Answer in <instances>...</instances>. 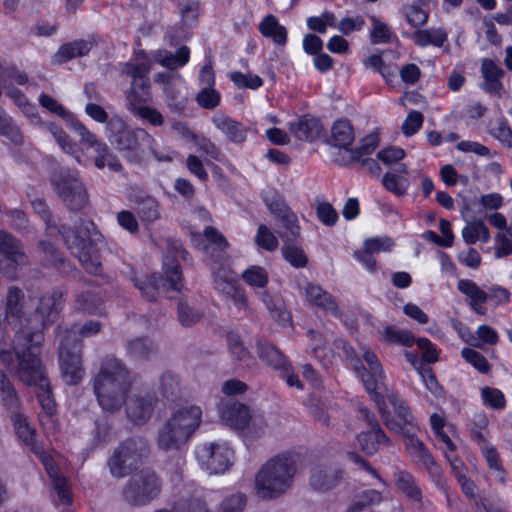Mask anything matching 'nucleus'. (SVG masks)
I'll return each mask as SVG.
<instances>
[{"label":"nucleus","mask_w":512,"mask_h":512,"mask_svg":"<svg viewBox=\"0 0 512 512\" xmlns=\"http://www.w3.org/2000/svg\"><path fill=\"white\" fill-rule=\"evenodd\" d=\"M93 392L100 408L106 413L119 412L127 400L133 380L125 363L106 356L92 379Z\"/></svg>","instance_id":"nucleus-1"},{"label":"nucleus","mask_w":512,"mask_h":512,"mask_svg":"<svg viewBox=\"0 0 512 512\" xmlns=\"http://www.w3.org/2000/svg\"><path fill=\"white\" fill-rule=\"evenodd\" d=\"M106 131L110 144L130 163H140L149 155L163 162L173 159L169 150H158L155 139L147 131L141 128L130 129L118 117L109 120Z\"/></svg>","instance_id":"nucleus-2"},{"label":"nucleus","mask_w":512,"mask_h":512,"mask_svg":"<svg viewBox=\"0 0 512 512\" xmlns=\"http://www.w3.org/2000/svg\"><path fill=\"white\" fill-rule=\"evenodd\" d=\"M297 465L294 456L278 454L268 460L255 476V491L262 499H275L292 486Z\"/></svg>","instance_id":"nucleus-3"},{"label":"nucleus","mask_w":512,"mask_h":512,"mask_svg":"<svg viewBox=\"0 0 512 512\" xmlns=\"http://www.w3.org/2000/svg\"><path fill=\"white\" fill-rule=\"evenodd\" d=\"M59 233L71 254L79 260L83 268L90 274H100V251L103 239L96 230L95 224L92 221L81 220V227L77 232L63 225L59 229Z\"/></svg>","instance_id":"nucleus-4"},{"label":"nucleus","mask_w":512,"mask_h":512,"mask_svg":"<svg viewBox=\"0 0 512 512\" xmlns=\"http://www.w3.org/2000/svg\"><path fill=\"white\" fill-rule=\"evenodd\" d=\"M202 420V410L196 405L182 406L175 410L159 428L157 447L164 452L180 451L197 430Z\"/></svg>","instance_id":"nucleus-5"},{"label":"nucleus","mask_w":512,"mask_h":512,"mask_svg":"<svg viewBox=\"0 0 512 512\" xmlns=\"http://www.w3.org/2000/svg\"><path fill=\"white\" fill-rule=\"evenodd\" d=\"M40 332L21 331L17 334L13 350L18 359L17 377L28 386L46 385V372L39 358Z\"/></svg>","instance_id":"nucleus-6"},{"label":"nucleus","mask_w":512,"mask_h":512,"mask_svg":"<svg viewBox=\"0 0 512 512\" xmlns=\"http://www.w3.org/2000/svg\"><path fill=\"white\" fill-rule=\"evenodd\" d=\"M50 184L69 212L80 213L90 207L88 189L77 170L60 169L53 172Z\"/></svg>","instance_id":"nucleus-7"},{"label":"nucleus","mask_w":512,"mask_h":512,"mask_svg":"<svg viewBox=\"0 0 512 512\" xmlns=\"http://www.w3.org/2000/svg\"><path fill=\"white\" fill-rule=\"evenodd\" d=\"M149 452V443L143 437H132L122 441L107 462L111 475L115 478L125 477L143 463Z\"/></svg>","instance_id":"nucleus-8"},{"label":"nucleus","mask_w":512,"mask_h":512,"mask_svg":"<svg viewBox=\"0 0 512 512\" xmlns=\"http://www.w3.org/2000/svg\"><path fill=\"white\" fill-rule=\"evenodd\" d=\"M161 486L155 471L144 468L129 478L123 487L122 498L131 506H146L160 494Z\"/></svg>","instance_id":"nucleus-9"},{"label":"nucleus","mask_w":512,"mask_h":512,"mask_svg":"<svg viewBox=\"0 0 512 512\" xmlns=\"http://www.w3.org/2000/svg\"><path fill=\"white\" fill-rule=\"evenodd\" d=\"M165 280H161L156 275H151L146 280H137L136 287L140 290L142 296L148 301H154L157 292L162 289L163 291L174 290L180 291L183 287L182 273L179 264L166 257L164 261Z\"/></svg>","instance_id":"nucleus-10"},{"label":"nucleus","mask_w":512,"mask_h":512,"mask_svg":"<svg viewBox=\"0 0 512 512\" xmlns=\"http://www.w3.org/2000/svg\"><path fill=\"white\" fill-rule=\"evenodd\" d=\"M59 362L63 380L68 385L78 384L84 377L81 346L71 344V336L63 335L59 346Z\"/></svg>","instance_id":"nucleus-11"},{"label":"nucleus","mask_w":512,"mask_h":512,"mask_svg":"<svg viewBox=\"0 0 512 512\" xmlns=\"http://www.w3.org/2000/svg\"><path fill=\"white\" fill-rule=\"evenodd\" d=\"M362 357L368 369L364 367L359 359L354 361L353 369L358 374V377L361 378L367 392L374 401H377L378 397H383V393L386 390L383 368L373 352L367 350L363 353Z\"/></svg>","instance_id":"nucleus-12"},{"label":"nucleus","mask_w":512,"mask_h":512,"mask_svg":"<svg viewBox=\"0 0 512 512\" xmlns=\"http://www.w3.org/2000/svg\"><path fill=\"white\" fill-rule=\"evenodd\" d=\"M150 65L143 61L140 63H125L122 72L132 78L131 89L127 95V106L145 104L150 101V80L148 73Z\"/></svg>","instance_id":"nucleus-13"},{"label":"nucleus","mask_w":512,"mask_h":512,"mask_svg":"<svg viewBox=\"0 0 512 512\" xmlns=\"http://www.w3.org/2000/svg\"><path fill=\"white\" fill-rule=\"evenodd\" d=\"M233 451L225 444H204L197 451V458L211 473L225 472L231 465Z\"/></svg>","instance_id":"nucleus-14"},{"label":"nucleus","mask_w":512,"mask_h":512,"mask_svg":"<svg viewBox=\"0 0 512 512\" xmlns=\"http://www.w3.org/2000/svg\"><path fill=\"white\" fill-rule=\"evenodd\" d=\"M0 252L10 261L13 267L4 269V273L10 279L16 278L15 267L29 263L21 242L6 231L0 230Z\"/></svg>","instance_id":"nucleus-15"},{"label":"nucleus","mask_w":512,"mask_h":512,"mask_svg":"<svg viewBox=\"0 0 512 512\" xmlns=\"http://www.w3.org/2000/svg\"><path fill=\"white\" fill-rule=\"evenodd\" d=\"M157 399L150 393H136L128 397L125 402L126 414L135 424H144L153 413Z\"/></svg>","instance_id":"nucleus-16"},{"label":"nucleus","mask_w":512,"mask_h":512,"mask_svg":"<svg viewBox=\"0 0 512 512\" xmlns=\"http://www.w3.org/2000/svg\"><path fill=\"white\" fill-rule=\"evenodd\" d=\"M64 303L61 291L53 290L41 295L35 306V313L42 326L56 321Z\"/></svg>","instance_id":"nucleus-17"},{"label":"nucleus","mask_w":512,"mask_h":512,"mask_svg":"<svg viewBox=\"0 0 512 512\" xmlns=\"http://www.w3.org/2000/svg\"><path fill=\"white\" fill-rule=\"evenodd\" d=\"M408 438L406 444L407 451L413 461L425 467L430 475L437 479V483L442 481V473L440 467L435 463L431 453L422 441L414 437L412 434Z\"/></svg>","instance_id":"nucleus-18"},{"label":"nucleus","mask_w":512,"mask_h":512,"mask_svg":"<svg viewBox=\"0 0 512 512\" xmlns=\"http://www.w3.org/2000/svg\"><path fill=\"white\" fill-rule=\"evenodd\" d=\"M220 417L226 426L235 430H244L250 419V410L243 403L229 400L222 403Z\"/></svg>","instance_id":"nucleus-19"},{"label":"nucleus","mask_w":512,"mask_h":512,"mask_svg":"<svg viewBox=\"0 0 512 512\" xmlns=\"http://www.w3.org/2000/svg\"><path fill=\"white\" fill-rule=\"evenodd\" d=\"M481 74L484 79L481 84L482 89L500 98L504 90L501 79L505 75V71L493 60L485 58L481 64Z\"/></svg>","instance_id":"nucleus-20"},{"label":"nucleus","mask_w":512,"mask_h":512,"mask_svg":"<svg viewBox=\"0 0 512 512\" xmlns=\"http://www.w3.org/2000/svg\"><path fill=\"white\" fill-rule=\"evenodd\" d=\"M213 125L233 143L241 144L247 138L248 128L231 117L216 113L211 119Z\"/></svg>","instance_id":"nucleus-21"},{"label":"nucleus","mask_w":512,"mask_h":512,"mask_svg":"<svg viewBox=\"0 0 512 512\" xmlns=\"http://www.w3.org/2000/svg\"><path fill=\"white\" fill-rule=\"evenodd\" d=\"M393 478L396 488L409 500L415 503L416 508H423V495L414 476L407 470L395 468Z\"/></svg>","instance_id":"nucleus-22"},{"label":"nucleus","mask_w":512,"mask_h":512,"mask_svg":"<svg viewBox=\"0 0 512 512\" xmlns=\"http://www.w3.org/2000/svg\"><path fill=\"white\" fill-rule=\"evenodd\" d=\"M95 44L96 42L93 37L65 43L61 45L59 50L55 53L53 61L57 64H63L76 57L86 56Z\"/></svg>","instance_id":"nucleus-23"},{"label":"nucleus","mask_w":512,"mask_h":512,"mask_svg":"<svg viewBox=\"0 0 512 512\" xmlns=\"http://www.w3.org/2000/svg\"><path fill=\"white\" fill-rule=\"evenodd\" d=\"M457 289L468 298V304L473 312L479 315L486 313L484 304L488 301L487 292L481 289L470 279H461L457 283Z\"/></svg>","instance_id":"nucleus-24"},{"label":"nucleus","mask_w":512,"mask_h":512,"mask_svg":"<svg viewBox=\"0 0 512 512\" xmlns=\"http://www.w3.org/2000/svg\"><path fill=\"white\" fill-rule=\"evenodd\" d=\"M304 295L309 304L315 305L323 310L330 312L334 316H340L337 303L332 296L323 290L319 285L307 282L303 288Z\"/></svg>","instance_id":"nucleus-25"},{"label":"nucleus","mask_w":512,"mask_h":512,"mask_svg":"<svg viewBox=\"0 0 512 512\" xmlns=\"http://www.w3.org/2000/svg\"><path fill=\"white\" fill-rule=\"evenodd\" d=\"M322 126L316 118L303 116L289 124V131L301 141L312 142L318 138Z\"/></svg>","instance_id":"nucleus-26"},{"label":"nucleus","mask_w":512,"mask_h":512,"mask_svg":"<svg viewBox=\"0 0 512 512\" xmlns=\"http://www.w3.org/2000/svg\"><path fill=\"white\" fill-rule=\"evenodd\" d=\"M135 211L144 225H150L161 218L159 202L148 195L137 196L134 199Z\"/></svg>","instance_id":"nucleus-27"},{"label":"nucleus","mask_w":512,"mask_h":512,"mask_svg":"<svg viewBox=\"0 0 512 512\" xmlns=\"http://www.w3.org/2000/svg\"><path fill=\"white\" fill-rule=\"evenodd\" d=\"M354 128L348 119H339L331 127L330 142L339 148H348L354 141Z\"/></svg>","instance_id":"nucleus-28"},{"label":"nucleus","mask_w":512,"mask_h":512,"mask_svg":"<svg viewBox=\"0 0 512 512\" xmlns=\"http://www.w3.org/2000/svg\"><path fill=\"white\" fill-rule=\"evenodd\" d=\"M341 477L340 471L314 467L311 470L310 486L317 491H326L333 488Z\"/></svg>","instance_id":"nucleus-29"},{"label":"nucleus","mask_w":512,"mask_h":512,"mask_svg":"<svg viewBox=\"0 0 512 512\" xmlns=\"http://www.w3.org/2000/svg\"><path fill=\"white\" fill-rule=\"evenodd\" d=\"M357 441L361 450L367 455L375 454L380 445H390V441L382 429L361 432L357 435Z\"/></svg>","instance_id":"nucleus-30"},{"label":"nucleus","mask_w":512,"mask_h":512,"mask_svg":"<svg viewBox=\"0 0 512 512\" xmlns=\"http://www.w3.org/2000/svg\"><path fill=\"white\" fill-rule=\"evenodd\" d=\"M126 352L134 360H148L157 353V348L147 337H136L127 342Z\"/></svg>","instance_id":"nucleus-31"},{"label":"nucleus","mask_w":512,"mask_h":512,"mask_svg":"<svg viewBox=\"0 0 512 512\" xmlns=\"http://www.w3.org/2000/svg\"><path fill=\"white\" fill-rule=\"evenodd\" d=\"M190 58V50L187 46H181L176 54L166 50H159L154 54V60L168 69H176L184 66Z\"/></svg>","instance_id":"nucleus-32"},{"label":"nucleus","mask_w":512,"mask_h":512,"mask_svg":"<svg viewBox=\"0 0 512 512\" xmlns=\"http://www.w3.org/2000/svg\"><path fill=\"white\" fill-rule=\"evenodd\" d=\"M259 295L274 320L283 326L290 322V314L285 309L284 303L280 297L273 296L267 291H261Z\"/></svg>","instance_id":"nucleus-33"},{"label":"nucleus","mask_w":512,"mask_h":512,"mask_svg":"<svg viewBox=\"0 0 512 512\" xmlns=\"http://www.w3.org/2000/svg\"><path fill=\"white\" fill-rule=\"evenodd\" d=\"M263 36L272 38L278 45H285L287 41V30L280 25L273 15H267L259 25Z\"/></svg>","instance_id":"nucleus-34"},{"label":"nucleus","mask_w":512,"mask_h":512,"mask_svg":"<svg viewBox=\"0 0 512 512\" xmlns=\"http://www.w3.org/2000/svg\"><path fill=\"white\" fill-rule=\"evenodd\" d=\"M258 355L261 360L275 369H282L288 364L282 352L268 342L258 343Z\"/></svg>","instance_id":"nucleus-35"},{"label":"nucleus","mask_w":512,"mask_h":512,"mask_svg":"<svg viewBox=\"0 0 512 512\" xmlns=\"http://www.w3.org/2000/svg\"><path fill=\"white\" fill-rule=\"evenodd\" d=\"M0 134L17 146L24 143V136L18 125L2 110H0Z\"/></svg>","instance_id":"nucleus-36"},{"label":"nucleus","mask_w":512,"mask_h":512,"mask_svg":"<svg viewBox=\"0 0 512 512\" xmlns=\"http://www.w3.org/2000/svg\"><path fill=\"white\" fill-rule=\"evenodd\" d=\"M159 392L169 400L178 398L181 394V383L177 375L170 371L163 373L160 377Z\"/></svg>","instance_id":"nucleus-37"},{"label":"nucleus","mask_w":512,"mask_h":512,"mask_svg":"<svg viewBox=\"0 0 512 512\" xmlns=\"http://www.w3.org/2000/svg\"><path fill=\"white\" fill-rule=\"evenodd\" d=\"M71 128L79 136V142L81 145L98 150L101 152L105 149L106 143L99 140L98 137L91 132L83 123L79 121H73Z\"/></svg>","instance_id":"nucleus-38"},{"label":"nucleus","mask_w":512,"mask_h":512,"mask_svg":"<svg viewBox=\"0 0 512 512\" xmlns=\"http://www.w3.org/2000/svg\"><path fill=\"white\" fill-rule=\"evenodd\" d=\"M0 399L3 405L14 411L19 406V398L17 392L8 378V376L0 370Z\"/></svg>","instance_id":"nucleus-39"},{"label":"nucleus","mask_w":512,"mask_h":512,"mask_svg":"<svg viewBox=\"0 0 512 512\" xmlns=\"http://www.w3.org/2000/svg\"><path fill=\"white\" fill-rule=\"evenodd\" d=\"M75 308L88 314H102L103 303L99 297L92 292H83L76 296Z\"/></svg>","instance_id":"nucleus-40"},{"label":"nucleus","mask_w":512,"mask_h":512,"mask_svg":"<svg viewBox=\"0 0 512 512\" xmlns=\"http://www.w3.org/2000/svg\"><path fill=\"white\" fill-rule=\"evenodd\" d=\"M462 237L468 244H473L479 240L485 243L489 240L490 234L484 222L477 220L463 228Z\"/></svg>","instance_id":"nucleus-41"},{"label":"nucleus","mask_w":512,"mask_h":512,"mask_svg":"<svg viewBox=\"0 0 512 512\" xmlns=\"http://www.w3.org/2000/svg\"><path fill=\"white\" fill-rule=\"evenodd\" d=\"M227 340L231 355L239 361L243 367H250L254 360L244 347L240 337L237 334L230 333Z\"/></svg>","instance_id":"nucleus-42"},{"label":"nucleus","mask_w":512,"mask_h":512,"mask_svg":"<svg viewBox=\"0 0 512 512\" xmlns=\"http://www.w3.org/2000/svg\"><path fill=\"white\" fill-rule=\"evenodd\" d=\"M101 329V323L98 321H87L83 325L74 324L64 335L71 336V344H79L81 347V340L78 338L91 337L97 334Z\"/></svg>","instance_id":"nucleus-43"},{"label":"nucleus","mask_w":512,"mask_h":512,"mask_svg":"<svg viewBox=\"0 0 512 512\" xmlns=\"http://www.w3.org/2000/svg\"><path fill=\"white\" fill-rule=\"evenodd\" d=\"M177 314L180 324L185 327L196 324L203 316V312L199 308L190 305L183 299L178 303Z\"/></svg>","instance_id":"nucleus-44"},{"label":"nucleus","mask_w":512,"mask_h":512,"mask_svg":"<svg viewBox=\"0 0 512 512\" xmlns=\"http://www.w3.org/2000/svg\"><path fill=\"white\" fill-rule=\"evenodd\" d=\"M263 201L270 213L277 219L290 210V207L286 204L284 197L275 190L265 191L263 193Z\"/></svg>","instance_id":"nucleus-45"},{"label":"nucleus","mask_w":512,"mask_h":512,"mask_svg":"<svg viewBox=\"0 0 512 512\" xmlns=\"http://www.w3.org/2000/svg\"><path fill=\"white\" fill-rule=\"evenodd\" d=\"M11 419L18 437L28 446L34 444L35 432L28 423L27 417L21 413L13 412Z\"/></svg>","instance_id":"nucleus-46"},{"label":"nucleus","mask_w":512,"mask_h":512,"mask_svg":"<svg viewBox=\"0 0 512 512\" xmlns=\"http://www.w3.org/2000/svg\"><path fill=\"white\" fill-rule=\"evenodd\" d=\"M383 337L389 344H399L407 347L412 346L415 340L410 331L399 329L395 326H386Z\"/></svg>","instance_id":"nucleus-47"},{"label":"nucleus","mask_w":512,"mask_h":512,"mask_svg":"<svg viewBox=\"0 0 512 512\" xmlns=\"http://www.w3.org/2000/svg\"><path fill=\"white\" fill-rule=\"evenodd\" d=\"M414 38L419 46L434 45L441 47L447 40V34L442 30H418L415 32Z\"/></svg>","instance_id":"nucleus-48"},{"label":"nucleus","mask_w":512,"mask_h":512,"mask_svg":"<svg viewBox=\"0 0 512 512\" xmlns=\"http://www.w3.org/2000/svg\"><path fill=\"white\" fill-rule=\"evenodd\" d=\"M388 399L389 402L393 405L395 412L397 413L399 419L403 422V424H405L409 428L411 427L412 431H414L415 418L412 415L407 403L394 393L389 394Z\"/></svg>","instance_id":"nucleus-49"},{"label":"nucleus","mask_w":512,"mask_h":512,"mask_svg":"<svg viewBox=\"0 0 512 512\" xmlns=\"http://www.w3.org/2000/svg\"><path fill=\"white\" fill-rule=\"evenodd\" d=\"M35 388L37 389V398L43 412L48 417H51L56 411V403L53 397L49 379L46 380V385H38Z\"/></svg>","instance_id":"nucleus-50"},{"label":"nucleus","mask_w":512,"mask_h":512,"mask_svg":"<svg viewBox=\"0 0 512 512\" xmlns=\"http://www.w3.org/2000/svg\"><path fill=\"white\" fill-rule=\"evenodd\" d=\"M383 186L397 196L406 194L409 187V181L406 177L396 173H386L382 179Z\"/></svg>","instance_id":"nucleus-51"},{"label":"nucleus","mask_w":512,"mask_h":512,"mask_svg":"<svg viewBox=\"0 0 512 512\" xmlns=\"http://www.w3.org/2000/svg\"><path fill=\"white\" fill-rule=\"evenodd\" d=\"M243 280L251 287L264 288L269 280L267 271L260 266H251L242 273Z\"/></svg>","instance_id":"nucleus-52"},{"label":"nucleus","mask_w":512,"mask_h":512,"mask_svg":"<svg viewBox=\"0 0 512 512\" xmlns=\"http://www.w3.org/2000/svg\"><path fill=\"white\" fill-rule=\"evenodd\" d=\"M489 468L497 472V478L501 483L505 482V471L501 465L500 457L496 449L489 443L479 446Z\"/></svg>","instance_id":"nucleus-53"},{"label":"nucleus","mask_w":512,"mask_h":512,"mask_svg":"<svg viewBox=\"0 0 512 512\" xmlns=\"http://www.w3.org/2000/svg\"><path fill=\"white\" fill-rule=\"evenodd\" d=\"M382 398L383 397H378L377 401L375 402L378 405L385 426L389 430L405 435L406 437H410L412 434H414V431H412L411 427H407L405 424H403L402 421H396L394 418L390 416V413L385 408L382 407Z\"/></svg>","instance_id":"nucleus-54"},{"label":"nucleus","mask_w":512,"mask_h":512,"mask_svg":"<svg viewBox=\"0 0 512 512\" xmlns=\"http://www.w3.org/2000/svg\"><path fill=\"white\" fill-rule=\"evenodd\" d=\"M246 505V495L237 492L225 497L218 505L217 512H244Z\"/></svg>","instance_id":"nucleus-55"},{"label":"nucleus","mask_w":512,"mask_h":512,"mask_svg":"<svg viewBox=\"0 0 512 512\" xmlns=\"http://www.w3.org/2000/svg\"><path fill=\"white\" fill-rule=\"evenodd\" d=\"M221 100L220 93L214 87H202L196 94L197 104L204 109L213 110Z\"/></svg>","instance_id":"nucleus-56"},{"label":"nucleus","mask_w":512,"mask_h":512,"mask_svg":"<svg viewBox=\"0 0 512 512\" xmlns=\"http://www.w3.org/2000/svg\"><path fill=\"white\" fill-rule=\"evenodd\" d=\"M483 403L495 410H503L506 406L504 394L497 388L485 386L481 389Z\"/></svg>","instance_id":"nucleus-57"},{"label":"nucleus","mask_w":512,"mask_h":512,"mask_svg":"<svg viewBox=\"0 0 512 512\" xmlns=\"http://www.w3.org/2000/svg\"><path fill=\"white\" fill-rule=\"evenodd\" d=\"M24 295L20 289L15 286L9 288L6 297V313L8 317L19 318L22 313V300Z\"/></svg>","instance_id":"nucleus-58"},{"label":"nucleus","mask_w":512,"mask_h":512,"mask_svg":"<svg viewBox=\"0 0 512 512\" xmlns=\"http://www.w3.org/2000/svg\"><path fill=\"white\" fill-rule=\"evenodd\" d=\"M128 109L136 116L144 120H147L154 126H161L164 122L163 116L161 115L160 112L144 104H135V106H128Z\"/></svg>","instance_id":"nucleus-59"},{"label":"nucleus","mask_w":512,"mask_h":512,"mask_svg":"<svg viewBox=\"0 0 512 512\" xmlns=\"http://www.w3.org/2000/svg\"><path fill=\"white\" fill-rule=\"evenodd\" d=\"M488 418L483 413H477L473 417V426L471 428L472 438L477 441L478 445L488 443L487 441Z\"/></svg>","instance_id":"nucleus-60"},{"label":"nucleus","mask_w":512,"mask_h":512,"mask_svg":"<svg viewBox=\"0 0 512 512\" xmlns=\"http://www.w3.org/2000/svg\"><path fill=\"white\" fill-rule=\"evenodd\" d=\"M256 244L267 251H274L278 247V240L272 231L264 224L258 227L256 236Z\"/></svg>","instance_id":"nucleus-61"},{"label":"nucleus","mask_w":512,"mask_h":512,"mask_svg":"<svg viewBox=\"0 0 512 512\" xmlns=\"http://www.w3.org/2000/svg\"><path fill=\"white\" fill-rule=\"evenodd\" d=\"M316 215L319 221L328 227H333L338 221V212L326 201L319 202L316 205Z\"/></svg>","instance_id":"nucleus-62"},{"label":"nucleus","mask_w":512,"mask_h":512,"mask_svg":"<svg viewBox=\"0 0 512 512\" xmlns=\"http://www.w3.org/2000/svg\"><path fill=\"white\" fill-rule=\"evenodd\" d=\"M282 252L285 260L294 267L301 268L306 266L308 260L304 251L300 247L294 244H285Z\"/></svg>","instance_id":"nucleus-63"},{"label":"nucleus","mask_w":512,"mask_h":512,"mask_svg":"<svg viewBox=\"0 0 512 512\" xmlns=\"http://www.w3.org/2000/svg\"><path fill=\"white\" fill-rule=\"evenodd\" d=\"M462 357L481 373H487L490 370V364L487 359L478 351L472 348H464L461 351Z\"/></svg>","instance_id":"nucleus-64"}]
</instances>
